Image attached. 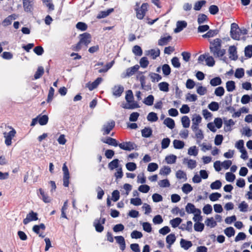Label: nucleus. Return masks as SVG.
<instances>
[{"label": "nucleus", "mask_w": 252, "mask_h": 252, "mask_svg": "<svg viewBox=\"0 0 252 252\" xmlns=\"http://www.w3.org/2000/svg\"><path fill=\"white\" fill-rule=\"evenodd\" d=\"M221 42L220 38H216L210 41V50L215 58H220L225 54L226 50L221 48Z\"/></svg>", "instance_id": "1"}, {"label": "nucleus", "mask_w": 252, "mask_h": 252, "mask_svg": "<svg viewBox=\"0 0 252 252\" xmlns=\"http://www.w3.org/2000/svg\"><path fill=\"white\" fill-rule=\"evenodd\" d=\"M125 99L127 103L122 104L123 108L127 109H133L140 107L138 102L134 100L133 94L131 90L126 91Z\"/></svg>", "instance_id": "2"}, {"label": "nucleus", "mask_w": 252, "mask_h": 252, "mask_svg": "<svg viewBox=\"0 0 252 252\" xmlns=\"http://www.w3.org/2000/svg\"><path fill=\"white\" fill-rule=\"evenodd\" d=\"M148 10V4L147 3H143L140 5V2H137L134 7V10L136 13V18L142 20L146 15Z\"/></svg>", "instance_id": "3"}, {"label": "nucleus", "mask_w": 252, "mask_h": 252, "mask_svg": "<svg viewBox=\"0 0 252 252\" xmlns=\"http://www.w3.org/2000/svg\"><path fill=\"white\" fill-rule=\"evenodd\" d=\"M7 130L9 131H4L3 132V135L4 139V144L6 146H10L12 144V139L15 137L16 133V130L11 126H7Z\"/></svg>", "instance_id": "4"}, {"label": "nucleus", "mask_w": 252, "mask_h": 252, "mask_svg": "<svg viewBox=\"0 0 252 252\" xmlns=\"http://www.w3.org/2000/svg\"><path fill=\"white\" fill-rule=\"evenodd\" d=\"M49 120V118L47 115H39L36 118L33 119L32 120V123L31 124V126H34L37 123L39 124L41 126L46 125Z\"/></svg>", "instance_id": "5"}, {"label": "nucleus", "mask_w": 252, "mask_h": 252, "mask_svg": "<svg viewBox=\"0 0 252 252\" xmlns=\"http://www.w3.org/2000/svg\"><path fill=\"white\" fill-rule=\"evenodd\" d=\"M136 79L140 81L141 89L148 91L151 90L150 85H146V77L143 75V72L138 71L136 74Z\"/></svg>", "instance_id": "6"}, {"label": "nucleus", "mask_w": 252, "mask_h": 252, "mask_svg": "<svg viewBox=\"0 0 252 252\" xmlns=\"http://www.w3.org/2000/svg\"><path fill=\"white\" fill-rule=\"evenodd\" d=\"M230 36L234 40H239L240 39L241 33L239 32V28L238 25L233 23L231 25Z\"/></svg>", "instance_id": "7"}, {"label": "nucleus", "mask_w": 252, "mask_h": 252, "mask_svg": "<svg viewBox=\"0 0 252 252\" xmlns=\"http://www.w3.org/2000/svg\"><path fill=\"white\" fill-rule=\"evenodd\" d=\"M62 169L63 172V185L65 187H68L69 184L70 175L65 163L63 164Z\"/></svg>", "instance_id": "8"}, {"label": "nucleus", "mask_w": 252, "mask_h": 252, "mask_svg": "<svg viewBox=\"0 0 252 252\" xmlns=\"http://www.w3.org/2000/svg\"><path fill=\"white\" fill-rule=\"evenodd\" d=\"M115 126V123L113 120H110L106 122L102 126V131L103 135L108 134Z\"/></svg>", "instance_id": "9"}, {"label": "nucleus", "mask_w": 252, "mask_h": 252, "mask_svg": "<svg viewBox=\"0 0 252 252\" xmlns=\"http://www.w3.org/2000/svg\"><path fill=\"white\" fill-rule=\"evenodd\" d=\"M202 117L197 114H193L191 118L192 124L191 128L192 130L199 128V125L202 122Z\"/></svg>", "instance_id": "10"}, {"label": "nucleus", "mask_w": 252, "mask_h": 252, "mask_svg": "<svg viewBox=\"0 0 252 252\" xmlns=\"http://www.w3.org/2000/svg\"><path fill=\"white\" fill-rule=\"evenodd\" d=\"M80 43L85 45L86 46L91 42V35L90 33L85 32L80 35Z\"/></svg>", "instance_id": "11"}, {"label": "nucleus", "mask_w": 252, "mask_h": 252, "mask_svg": "<svg viewBox=\"0 0 252 252\" xmlns=\"http://www.w3.org/2000/svg\"><path fill=\"white\" fill-rule=\"evenodd\" d=\"M37 219V213L32 211L27 215L26 218L23 220V223L24 224H27L30 221L36 220Z\"/></svg>", "instance_id": "12"}, {"label": "nucleus", "mask_w": 252, "mask_h": 252, "mask_svg": "<svg viewBox=\"0 0 252 252\" xmlns=\"http://www.w3.org/2000/svg\"><path fill=\"white\" fill-rule=\"evenodd\" d=\"M105 220L104 218H100L99 220H96L94 222V225L95 227L96 231L101 232L103 230L104 227L102 224L105 223Z\"/></svg>", "instance_id": "13"}, {"label": "nucleus", "mask_w": 252, "mask_h": 252, "mask_svg": "<svg viewBox=\"0 0 252 252\" xmlns=\"http://www.w3.org/2000/svg\"><path fill=\"white\" fill-rule=\"evenodd\" d=\"M229 58L230 60L236 61L238 59L236 47L233 45L230 46L228 49Z\"/></svg>", "instance_id": "14"}, {"label": "nucleus", "mask_w": 252, "mask_h": 252, "mask_svg": "<svg viewBox=\"0 0 252 252\" xmlns=\"http://www.w3.org/2000/svg\"><path fill=\"white\" fill-rule=\"evenodd\" d=\"M146 55L150 56L153 59H156L160 55V50L158 48L146 51Z\"/></svg>", "instance_id": "15"}, {"label": "nucleus", "mask_w": 252, "mask_h": 252, "mask_svg": "<svg viewBox=\"0 0 252 252\" xmlns=\"http://www.w3.org/2000/svg\"><path fill=\"white\" fill-rule=\"evenodd\" d=\"M103 79L101 77L97 78L93 82H89L87 84L86 87L89 89L90 91H92L96 88L98 85L102 81Z\"/></svg>", "instance_id": "16"}, {"label": "nucleus", "mask_w": 252, "mask_h": 252, "mask_svg": "<svg viewBox=\"0 0 252 252\" xmlns=\"http://www.w3.org/2000/svg\"><path fill=\"white\" fill-rule=\"evenodd\" d=\"M33 0H23V7L26 12H31L32 10Z\"/></svg>", "instance_id": "17"}, {"label": "nucleus", "mask_w": 252, "mask_h": 252, "mask_svg": "<svg viewBox=\"0 0 252 252\" xmlns=\"http://www.w3.org/2000/svg\"><path fill=\"white\" fill-rule=\"evenodd\" d=\"M118 146L121 149L126 151H131L134 149V144L130 142L118 144Z\"/></svg>", "instance_id": "18"}, {"label": "nucleus", "mask_w": 252, "mask_h": 252, "mask_svg": "<svg viewBox=\"0 0 252 252\" xmlns=\"http://www.w3.org/2000/svg\"><path fill=\"white\" fill-rule=\"evenodd\" d=\"M17 18L16 14H13L10 15L5 18L2 22V25L3 27H7L11 24L12 21Z\"/></svg>", "instance_id": "19"}, {"label": "nucleus", "mask_w": 252, "mask_h": 252, "mask_svg": "<svg viewBox=\"0 0 252 252\" xmlns=\"http://www.w3.org/2000/svg\"><path fill=\"white\" fill-rule=\"evenodd\" d=\"M192 130L195 134L197 143H200L204 137L203 131L199 128Z\"/></svg>", "instance_id": "20"}, {"label": "nucleus", "mask_w": 252, "mask_h": 252, "mask_svg": "<svg viewBox=\"0 0 252 252\" xmlns=\"http://www.w3.org/2000/svg\"><path fill=\"white\" fill-rule=\"evenodd\" d=\"M124 87L121 85H116L112 89L113 94L114 95L119 97L124 92Z\"/></svg>", "instance_id": "21"}, {"label": "nucleus", "mask_w": 252, "mask_h": 252, "mask_svg": "<svg viewBox=\"0 0 252 252\" xmlns=\"http://www.w3.org/2000/svg\"><path fill=\"white\" fill-rule=\"evenodd\" d=\"M183 163L187 165L189 168L193 169L196 167L197 165L196 161L195 160L185 158L183 159Z\"/></svg>", "instance_id": "22"}, {"label": "nucleus", "mask_w": 252, "mask_h": 252, "mask_svg": "<svg viewBox=\"0 0 252 252\" xmlns=\"http://www.w3.org/2000/svg\"><path fill=\"white\" fill-rule=\"evenodd\" d=\"M179 229L183 231L186 230L189 232L192 231V222L190 220L187 221L186 224H182L180 227Z\"/></svg>", "instance_id": "23"}, {"label": "nucleus", "mask_w": 252, "mask_h": 252, "mask_svg": "<svg viewBox=\"0 0 252 252\" xmlns=\"http://www.w3.org/2000/svg\"><path fill=\"white\" fill-rule=\"evenodd\" d=\"M187 26V23L185 21H178L176 24V28L174 29L175 33L181 32Z\"/></svg>", "instance_id": "24"}, {"label": "nucleus", "mask_w": 252, "mask_h": 252, "mask_svg": "<svg viewBox=\"0 0 252 252\" xmlns=\"http://www.w3.org/2000/svg\"><path fill=\"white\" fill-rule=\"evenodd\" d=\"M235 125V122L232 119L224 121V130L226 132L232 130L231 126Z\"/></svg>", "instance_id": "25"}, {"label": "nucleus", "mask_w": 252, "mask_h": 252, "mask_svg": "<svg viewBox=\"0 0 252 252\" xmlns=\"http://www.w3.org/2000/svg\"><path fill=\"white\" fill-rule=\"evenodd\" d=\"M115 239L119 244L121 250L124 251L126 248V242L124 238L122 236H115Z\"/></svg>", "instance_id": "26"}, {"label": "nucleus", "mask_w": 252, "mask_h": 252, "mask_svg": "<svg viewBox=\"0 0 252 252\" xmlns=\"http://www.w3.org/2000/svg\"><path fill=\"white\" fill-rule=\"evenodd\" d=\"M176 177L182 182H186L187 180L186 173L182 170H179L176 172Z\"/></svg>", "instance_id": "27"}, {"label": "nucleus", "mask_w": 252, "mask_h": 252, "mask_svg": "<svg viewBox=\"0 0 252 252\" xmlns=\"http://www.w3.org/2000/svg\"><path fill=\"white\" fill-rule=\"evenodd\" d=\"M186 211L188 214H194L199 209L196 208L195 206L191 203H188L186 207H185Z\"/></svg>", "instance_id": "28"}, {"label": "nucleus", "mask_w": 252, "mask_h": 252, "mask_svg": "<svg viewBox=\"0 0 252 252\" xmlns=\"http://www.w3.org/2000/svg\"><path fill=\"white\" fill-rule=\"evenodd\" d=\"M139 68V66L138 64L127 68L126 70V76L129 77L133 75L136 72L138 71Z\"/></svg>", "instance_id": "29"}, {"label": "nucleus", "mask_w": 252, "mask_h": 252, "mask_svg": "<svg viewBox=\"0 0 252 252\" xmlns=\"http://www.w3.org/2000/svg\"><path fill=\"white\" fill-rule=\"evenodd\" d=\"M113 8H109L106 11H102L99 12L97 14L96 18L97 19H102L106 17L113 12Z\"/></svg>", "instance_id": "30"}, {"label": "nucleus", "mask_w": 252, "mask_h": 252, "mask_svg": "<svg viewBox=\"0 0 252 252\" xmlns=\"http://www.w3.org/2000/svg\"><path fill=\"white\" fill-rule=\"evenodd\" d=\"M39 193L41 195L40 198L43 200V201L45 203H49L51 201V198L42 189H39L38 190Z\"/></svg>", "instance_id": "31"}, {"label": "nucleus", "mask_w": 252, "mask_h": 252, "mask_svg": "<svg viewBox=\"0 0 252 252\" xmlns=\"http://www.w3.org/2000/svg\"><path fill=\"white\" fill-rule=\"evenodd\" d=\"M176 241V236L174 234H170L166 236V242L168 244V248H170L171 246L174 244Z\"/></svg>", "instance_id": "32"}, {"label": "nucleus", "mask_w": 252, "mask_h": 252, "mask_svg": "<svg viewBox=\"0 0 252 252\" xmlns=\"http://www.w3.org/2000/svg\"><path fill=\"white\" fill-rule=\"evenodd\" d=\"M180 245L184 250H187L192 246V244L191 241L182 239L180 241Z\"/></svg>", "instance_id": "33"}, {"label": "nucleus", "mask_w": 252, "mask_h": 252, "mask_svg": "<svg viewBox=\"0 0 252 252\" xmlns=\"http://www.w3.org/2000/svg\"><path fill=\"white\" fill-rule=\"evenodd\" d=\"M101 141L104 143H106L109 145H112L115 147L118 146V143L116 140L111 137H108L105 139H102Z\"/></svg>", "instance_id": "34"}, {"label": "nucleus", "mask_w": 252, "mask_h": 252, "mask_svg": "<svg viewBox=\"0 0 252 252\" xmlns=\"http://www.w3.org/2000/svg\"><path fill=\"white\" fill-rule=\"evenodd\" d=\"M163 124L171 129L174 128L175 125L174 121L170 118H166L163 122Z\"/></svg>", "instance_id": "35"}, {"label": "nucleus", "mask_w": 252, "mask_h": 252, "mask_svg": "<svg viewBox=\"0 0 252 252\" xmlns=\"http://www.w3.org/2000/svg\"><path fill=\"white\" fill-rule=\"evenodd\" d=\"M205 223L207 226L211 228L215 227L217 224L216 221H215L214 218L213 217L207 218Z\"/></svg>", "instance_id": "36"}, {"label": "nucleus", "mask_w": 252, "mask_h": 252, "mask_svg": "<svg viewBox=\"0 0 252 252\" xmlns=\"http://www.w3.org/2000/svg\"><path fill=\"white\" fill-rule=\"evenodd\" d=\"M182 222V219L180 218H176L172 220H171L169 221L170 224L173 228H176Z\"/></svg>", "instance_id": "37"}, {"label": "nucleus", "mask_w": 252, "mask_h": 252, "mask_svg": "<svg viewBox=\"0 0 252 252\" xmlns=\"http://www.w3.org/2000/svg\"><path fill=\"white\" fill-rule=\"evenodd\" d=\"M171 38V36L170 35L161 37L158 40V44L160 46L165 45L169 42Z\"/></svg>", "instance_id": "38"}, {"label": "nucleus", "mask_w": 252, "mask_h": 252, "mask_svg": "<svg viewBox=\"0 0 252 252\" xmlns=\"http://www.w3.org/2000/svg\"><path fill=\"white\" fill-rule=\"evenodd\" d=\"M149 76L150 77L152 82H158L162 78L161 75H159L158 74L153 72H150L149 74Z\"/></svg>", "instance_id": "39"}, {"label": "nucleus", "mask_w": 252, "mask_h": 252, "mask_svg": "<svg viewBox=\"0 0 252 252\" xmlns=\"http://www.w3.org/2000/svg\"><path fill=\"white\" fill-rule=\"evenodd\" d=\"M119 167V160L118 159L113 160L108 164V168L111 170H113L115 168L118 169Z\"/></svg>", "instance_id": "40"}, {"label": "nucleus", "mask_w": 252, "mask_h": 252, "mask_svg": "<svg viewBox=\"0 0 252 252\" xmlns=\"http://www.w3.org/2000/svg\"><path fill=\"white\" fill-rule=\"evenodd\" d=\"M141 133L143 137L148 138L151 136L152 130L149 127H146L141 130Z\"/></svg>", "instance_id": "41"}, {"label": "nucleus", "mask_w": 252, "mask_h": 252, "mask_svg": "<svg viewBox=\"0 0 252 252\" xmlns=\"http://www.w3.org/2000/svg\"><path fill=\"white\" fill-rule=\"evenodd\" d=\"M226 90L228 92H232L235 90V83L233 81H228L226 83Z\"/></svg>", "instance_id": "42"}, {"label": "nucleus", "mask_w": 252, "mask_h": 252, "mask_svg": "<svg viewBox=\"0 0 252 252\" xmlns=\"http://www.w3.org/2000/svg\"><path fill=\"white\" fill-rule=\"evenodd\" d=\"M174 148L176 149H182L185 146V143L183 141L179 140H174L173 142Z\"/></svg>", "instance_id": "43"}, {"label": "nucleus", "mask_w": 252, "mask_h": 252, "mask_svg": "<svg viewBox=\"0 0 252 252\" xmlns=\"http://www.w3.org/2000/svg\"><path fill=\"white\" fill-rule=\"evenodd\" d=\"M198 153V149L195 146L189 147L188 150V154L189 156L196 157Z\"/></svg>", "instance_id": "44"}, {"label": "nucleus", "mask_w": 252, "mask_h": 252, "mask_svg": "<svg viewBox=\"0 0 252 252\" xmlns=\"http://www.w3.org/2000/svg\"><path fill=\"white\" fill-rule=\"evenodd\" d=\"M201 211L199 209L195 213L193 214V220L195 222H201L202 220V216L201 215Z\"/></svg>", "instance_id": "45"}, {"label": "nucleus", "mask_w": 252, "mask_h": 252, "mask_svg": "<svg viewBox=\"0 0 252 252\" xmlns=\"http://www.w3.org/2000/svg\"><path fill=\"white\" fill-rule=\"evenodd\" d=\"M192 189L193 188L188 183L184 184L182 187V191L186 194L190 192Z\"/></svg>", "instance_id": "46"}, {"label": "nucleus", "mask_w": 252, "mask_h": 252, "mask_svg": "<svg viewBox=\"0 0 252 252\" xmlns=\"http://www.w3.org/2000/svg\"><path fill=\"white\" fill-rule=\"evenodd\" d=\"M181 122L184 128H188L190 126V120L187 116H184L181 119Z\"/></svg>", "instance_id": "47"}, {"label": "nucleus", "mask_w": 252, "mask_h": 252, "mask_svg": "<svg viewBox=\"0 0 252 252\" xmlns=\"http://www.w3.org/2000/svg\"><path fill=\"white\" fill-rule=\"evenodd\" d=\"M218 33V31L217 30H210L208 31V32L203 34L202 37L203 38H210L213 37L216 35H217Z\"/></svg>", "instance_id": "48"}, {"label": "nucleus", "mask_w": 252, "mask_h": 252, "mask_svg": "<svg viewBox=\"0 0 252 252\" xmlns=\"http://www.w3.org/2000/svg\"><path fill=\"white\" fill-rule=\"evenodd\" d=\"M171 172L170 167L167 166H164L160 168L159 174L161 175H168Z\"/></svg>", "instance_id": "49"}, {"label": "nucleus", "mask_w": 252, "mask_h": 252, "mask_svg": "<svg viewBox=\"0 0 252 252\" xmlns=\"http://www.w3.org/2000/svg\"><path fill=\"white\" fill-rule=\"evenodd\" d=\"M177 159V157L174 155H170L165 157V160L168 164H173L175 163Z\"/></svg>", "instance_id": "50"}, {"label": "nucleus", "mask_w": 252, "mask_h": 252, "mask_svg": "<svg viewBox=\"0 0 252 252\" xmlns=\"http://www.w3.org/2000/svg\"><path fill=\"white\" fill-rule=\"evenodd\" d=\"M158 88L160 91L167 92L169 91V84L167 82H162L158 84Z\"/></svg>", "instance_id": "51"}, {"label": "nucleus", "mask_w": 252, "mask_h": 252, "mask_svg": "<svg viewBox=\"0 0 252 252\" xmlns=\"http://www.w3.org/2000/svg\"><path fill=\"white\" fill-rule=\"evenodd\" d=\"M245 71L243 68H238L236 69L234 76L236 78L240 79L244 77Z\"/></svg>", "instance_id": "52"}, {"label": "nucleus", "mask_w": 252, "mask_h": 252, "mask_svg": "<svg viewBox=\"0 0 252 252\" xmlns=\"http://www.w3.org/2000/svg\"><path fill=\"white\" fill-rule=\"evenodd\" d=\"M147 120L148 121L151 122H155L158 121V117L157 115L155 112H150L147 116Z\"/></svg>", "instance_id": "53"}, {"label": "nucleus", "mask_w": 252, "mask_h": 252, "mask_svg": "<svg viewBox=\"0 0 252 252\" xmlns=\"http://www.w3.org/2000/svg\"><path fill=\"white\" fill-rule=\"evenodd\" d=\"M193 227L195 231L202 232L204 228V224L201 222H195Z\"/></svg>", "instance_id": "54"}, {"label": "nucleus", "mask_w": 252, "mask_h": 252, "mask_svg": "<svg viewBox=\"0 0 252 252\" xmlns=\"http://www.w3.org/2000/svg\"><path fill=\"white\" fill-rule=\"evenodd\" d=\"M222 81L220 77H216L210 80V83L212 86H217L221 84Z\"/></svg>", "instance_id": "55"}, {"label": "nucleus", "mask_w": 252, "mask_h": 252, "mask_svg": "<svg viewBox=\"0 0 252 252\" xmlns=\"http://www.w3.org/2000/svg\"><path fill=\"white\" fill-rule=\"evenodd\" d=\"M154 100V96L153 95H149L144 99L143 103L147 105L151 106L153 104Z\"/></svg>", "instance_id": "56"}, {"label": "nucleus", "mask_w": 252, "mask_h": 252, "mask_svg": "<svg viewBox=\"0 0 252 252\" xmlns=\"http://www.w3.org/2000/svg\"><path fill=\"white\" fill-rule=\"evenodd\" d=\"M208 107L211 111H217L219 109V104L217 102L213 101L209 104Z\"/></svg>", "instance_id": "57"}, {"label": "nucleus", "mask_w": 252, "mask_h": 252, "mask_svg": "<svg viewBox=\"0 0 252 252\" xmlns=\"http://www.w3.org/2000/svg\"><path fill=\"white\" fill-rule=\"evenodd\" d=\"M248 204L244 201L241 202L238 206L240 212H246L248 211Z\"/></svg>", "instance_id": "58"}, {"label": "nucleus", "mask_w": 252, "mask_h": 252, "mask_svg": "<svg viewBox=\"0 0 252 252\" xmlns=\"http://www.w3.org/2000/svg\"><path fill=\"white\" fill-rule=\"evenodd\" d=\"M221 183L220 180H216L211 183L210 188L212 189H219L221 188Z\"/></svg>", "instance_id": "59"}, {"label": "nucleus", "mask_w": 252, "mask_h": 252, "mask_svg": "<svg viewBox=\"0 0 252 252\" xmlns=\"http://www.w3.org/2000/svg\"><path fill=\"white\" fill-rule=\"evenodd\" d=\"M245 55L249 58L252 57V45H248L245 47Z\"/></svg>", "instance_id": "60"}, {"label": "nucleus", "mask_w": 252, "mask_h": 252, "mask_svg": "<svg viewBox=\"0 0 252 252\" xmlns=\"http://www.w3.org/2000/svg\"><path fill=\"white\" fill-rule=\"evenodd\" d=\"M221 196L220 193L219 192H214L210 194L209 199L212 201H216L219 199V198Z\"/></svg>", "instance_id": "61"}, {"label": "nucleus", "mask_w": 252, "mask_h": 252, "mask_svg": "<svg viewBox=\"0 0 252 252\" xmlns=\"http://www.w3.org/2000/svg\"><path fill=\"white\" fill-rule=\"evenodd\" d=\"M225 234L228 237L234 236L235 234V230L232 227H229L226 228L224 231Z\"/></svg>", "instance_id": "62"}, {"label": "nucleus", "mask_w": 252, "mask_h": 252, "mask_svg": "<svg viewBox=\"0 0 252 252\" xmlns=\"http://www.w3.org/2000/svg\"><path fill=\"white\" fill-rule=\"evenodd\" d=\"M139 63L141 67L145 68L149 65V62L147 58L144 57L140 60Z\"/></svg>", "instance_id": "63"}, {"label": "nucleus", "mask_w": 252, "mask_h": 252, "mask_svg": "<svg viewBox=\"0 0 252 252\" xmlns=\"http://www.w3.org/2000/svg\"><path fill=\"white\" fill-rule=\"evenodd\" d=\"M158 168V166L157 163L152 162L148 164L147 167V170L149 172H154L156 171Z\"/></svg>", "instance_id": "64"}]
</instances>
